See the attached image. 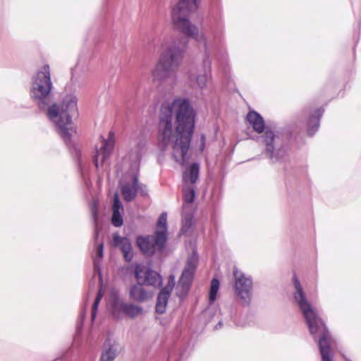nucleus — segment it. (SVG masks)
<instances>
[{
  "mask_svg": "<svg viewBox=\"0 0 361 361\" xmlns=\"http://www.w3.org/2000/svg\"><path fill=\"white\" fill-rule=\"evenodd\" d=\"M195 118L196 111L187 98L165 101L159 109L157 130L160 149L165 151L171 144L172 157L181 166H185L190 158L188 151Z\"/></svg>",
  "mask_w": 361,
  "mask_h": 361,
  "instance_id": "nucleus-1",
  "label": "nucleus"
},
{
  "mask_svg": "<svg viewBox=\"0 0 361 361\" xmlns=\"http://www.w3.org/2000/svg\"><path fill=\"white\" fill-rule=\"evenodd\" d=\"M77 104L76 96L74 94H68L62 99L61 108L56 103H53L48 107L47 114L72 155L78 159V166L81 168L80 149L71 140L73 135L76 133L75 128L73 126L72 117L78 114Z\"/></svg>",
  "mask_w": 361,
  "mask_h": 361,
  "instance_id": "nucleus-2",
  "label": "nucleus"
},
{
  "mask_svg": "<svg viewBox=\"0 0 361 361\" xmlns=\"http://www.w3.org/2000/svg\"><path fill=\"white\" fill-rule=\"evenodd\" d=\"M295 288L294 298L299 305L305 319L310 333L314 338L319 336L318 346L322 356V361H334L330 343L331 335L324 322L318 316L311 304L307 300L299 279L293 274Z\"/></svg>",
  "mask_w": 361,
  "mask_h": 361,
  "instance_id": "nucleus-3",
  "label": "nucleus"
},
{
  "mask_svg": "<svg viewBox=\"0 0 361 361\" xmlns=\"http://www.w3.org/2000/svg\"><path fill=\"white\" fill-rule=\"evenodd\" d=\"M160 47L163 50L152 71L154 80L164 82L169 79L176 80V71L180 66L184 50L171 37H164Z\"/></svg>",
  "mask_w": 361,
  "mask_h": 361,
  "instance_id": "nucleus-4",
  "label": "nucleus"
},
{
  "mask_svg": "<svg viewBox=\"0 0 361 361\" xmlns=\"http://www.w3.org/2000/svg\"><path fill=\"white\" fill-rule=\"evenodd\" d=\"M53 83L49 66L44 65L32 78L30 96L40 109H47L51 102Z\"/></svg>",
  "mask_w": 361,
  "mask_h": 361,
  "instance_id": "nucleus-5",
  "label": "nucleus"
},
{
  "mask_svg": "<svg viewBox=\"0 0 361 361\" xmlns=\"http://www.w3.org/2000/svg\"><path fill=\"white\" fill-rule=\"evenodd\" d=\"M247 120L256 133H262L264 131V135L257 137V140L264 145L266 152L271 162L280 161L285 152L281 148L275 152L274 143L276 136L273 131L265 128L262 116L257 111H251L247 114Z\"/></svg>",
  "mask_w": 361,
  "mask_h": 361,
  "instance_id": "nucleus-6",
  "label": "nucleus"
},
{
  "mask_svg": "<svg viewBox=\"0 0 361 361\" xmlns=\"http://www.w3.org/2000/svg\"><path fill=\"white\" fill-rule=\"evenodd\" d=\"M200 0H180L171 13L174 26L185 35L197 37V27L192 25L189 16L195 11Z\"/></svg>",
  "mask_w": 361,
  "mask_h": 361,
  "instance_id": "nucleus-7",
  "label": "nucleus"
},
{
  "mask_svg": "<svg viewBox=\"0 0 361 361\" xmlns=\"http://www.w3.org/2000/svg\"><path fill=\"white\" fill-rule=\"evenodd\" d=\"M146 143L144 141L139 142L135 149H132L129 154V159L132 160L131 167H135L136 173L132 178V182H124L121 184V192L125 201L129 202L135 199L138 190L139 168L142 152Z\"/></svg>",
  "mask_w": 361,
  "mask_h": 361,
  "instance_id": "nucleus-8",
  "label": "nucleus"
},
{
  "mask_svg": "<svg viewBox=\"0 0 361 361\" xmlns=\"http://www.w3.org/2000/svg\"><path fill=\"white\" fill-rule=\"evenodd\" d=\"M198 259L197 252L193 251L187 259L185 267L176 287V295L180 299H183L188 295L190 288L196 271Z\"/></svg>",
  "mask_w": 361,
  "mask_h": 361,
  "instance_id": "nucleus-9",
  "label": "nucleus"
},
{
  "mask_svg": "<svg viewBox=\"0 0 361 361\" xmlns=\"http://www.w3.org/2000/svg\"><path fill=\"white\" fill-rule=\"evenodd\" d=\"M235 277V290L245 305H248L251 300L252 290V280L250 276H245L237 268L233 269Z\"/></svg>",
  "mask_w": 361,
  "mask_h": 361,
  "instance_id": "nucleus-10",
  "label": "nucleus"
},
{
  "mask_svg": "<svg viewBox=\"0 0 361 361\" xmlns=\"http://www.w3.org/2000/svg\"><path fill=\"white\" fill-rule=\"evenodd\" d=\"M197 37L185 35L188 37L194 38L198 42H202L204 47V56L202 61V69L204 73L198 74L196 77V81L198 87L201 90L207 87V82L212 79V61L209 56V52L207 47V42L203 34H200L197 28Z\"/></svg>",
  "mask_w": 361,
  "mask_h": 361,
  "instance_id": "nucleus-11",
  "label": "nucleus"
},
{
  "mask_svg": "<svg viewBox=\"0 0 361 361\" xmlns=\"http://www.w3.org/2000/svg\"><path fill=\"white\" fill-rule=\"evenodd\" d=\"M157 235H139L136 238V243L142 253L146 256L151 257L155 252H164L167 243L166 240L164 242H158Z\"/></svg>",
  "mask_w": 361,
  "mask_h": 361,
  "instance_id": "nucleus-12",
  "label": "nucleus"
},
{
  "mask_svg": "<svg viewBox=\"0 0 361 361\" xmlns=\"http://www.w3.org/2000/svg\"><path fill=\"white\" fill-rule=\"evenodd\" d=\"M134 274L137 282L142 285L159 288L162 284L160 274L142 264H135Z\"/></svg>",
  "mask_w": 361,
  "mask_h": 361,
  "instance_id": "nucleus-13",
  "label": "nucleus"
},
{
  "mask_svg": "<svg viewBox=\"0 0 361 361\" xmlns=\"http://www.w3.org/2000/svg\"><path fill=\"white\" fill-rule=\"evenodd\" d=\"M114 147V133L110 131L106 139L102 138V146L99 149L97 148L96 154L94 158V165L97 169L99 168V161L103 163L111 154Z\"/></svg>",
  "mask_w": 361,
  "mask_h": 361,
  "instance_id": "nucleus-14",
  "label": "nucleus"
},
{
  "mask_svg": "<svg viewBox=\"0 0 361 361\" xmlns=\"http://www.w3.org/2000/svg\"><path fill=\"white\" fill-rule=\"evenodd\" d=\"M111 245L118 247L123 255L124 259L130 262L133 258V246L130 240L127 237H122L118 233H114L112 235Z\"/></svg>",
  "mask_w": 361,
  "mask_h": 361,
  "instance_id": "nucleus-15",
  "label": "nucleus"
},
{
  "mask_svg": "<svg viewBox=\"0 0 361 361\" xmlns=\"http://www.w3.org/2000/svg\"><path fill=\"white\" fill-rule=\"evenodd\" d=\"M142 312V308L140 306L119 301L115 302L112 307L113 314L118 317L120 315L119 313L123 312L129 317L134 318L140 314Z\"/></svg>",
  "mask_w": 361,
  "mask_h": 361,
  "instance_id": "nucleus-16",
  "label": "nucleus"
},
{
  "mask_svg": "<svg viewBox=\"0 0 361 361\" xmlns=\"http://www.w3.org/2000/svg\"><path fill=\"white\" fill-rule=\"evenodd\" d=\"M129 295L134 301L144 302L152 298L153 292L146 289L142 284L137 282L130 288Z\"/></svg>",
  "mask_w": 361,
  "mask_h": 361,
  "instance_id": "nucleus-17",
  "label": "nucleus"
},
{
  "mask_svg": "<svg viewBox=\"0 0 361 361\" xmlns=\"http://www.w3.org/2000/svg\"><path fill=\"white\" fill-rule=\"evenodd\" d=\"M123 207L117 193L114 195L112 205L111 224L115 227H121L123 224Z\"/></svg>",
  "mask_w": 361,
  "mask_h": 361,
  "instance_id": "nucleus-18",
  "label": "nucleus"
},
{
  "mask_svg": "<svg viewBox=\"0 0 361 361\" xmlns=\"http://www.w3.org/2000/svg\"><path fill=\"white\" fill-rule=\"evenodd\" d=\"M157 235L158 242H164L168 240V226H167V214L162 212L157 222L155 233Z\"/></svg>",
  "mask_w": 361,
  "mask_h": 361,
  "instance_id": "nucleus-19",
  "label": "nucleus"
},
{
  "mask_svg": "<svg viewBox=\"0 0 361 361\" xmlns=\"http://www.w3.org/2000/svg\"><path fill=\"white\" fill-rule=\"evenodd\" d=\"M116 356L117 348L115 342L110 338H107L104 344V350L99 361H114Z\"/></svg>",
  "mask_w": 361,
  "mask_h": 361,
  "instance_id": "nucleus-20",
  "label": "nucleus"
},
{
  "mask_svg": "<svg viewBox=\"0 0 361 361\" xmlns=\"http://www.w3.org/2000/svg\"><path fill=\"white\" fill-rule=\"evenodd\" d=\"M324 113L323 109H318L311 114L308 120L307 135L313 136L320 126V118Z\"/></svg>",
  "mask_w": 361,
  "mask_h": 361,
  "instance_id": "nucleus-21",
  "label": "nucleus"
},
{
  "mask_svg": "<svg viewBox=\"0 0 361 361\" xmlns=\"http://www.w3.org/2000/svg\"><path fill=\"white\" fill-rule=\"evenodd\" d=\"M193 218V214L190 212V210L188 209V207L185 205L183 206L181 228L182 233L185 234L190 231L194 224Z\"/></svg>",
  "mask_w": 361,
  "mask_h": 361,
  "instance_id": "nucleus-22",
  "label": "nucleus"
},
{
  "mask_svg": "<svg viewBox=\"0 0 361 361\" xmlns=\"http://www.w3.org/2000/svg\"><path fill=\"white\" fill-rule=\"evenodd\" d=\"M171 293L162 288L161 289L157 299L156 312L157 313L163 314L165 312Z\"/></svg>",
  "mask_w": 361,
  "mask_h": 361,
  "instance_id": "nucleus-23",
  "label": "nucleus"
},
{
  "mask_svg": "<svg viewBox=\"0 0 361 361\" xmlns=\"http://www.w3.org/2000/svg\"><path fill=\"white\" fill-rule=\"evenodd\" d=\"M200 165L198 163H192L189 168V172H185L183 176L185 183L190 182L192 184L196 183L199 178Z\"/></svg>",
  "mask_w": 361,
  "mask_h": 361,
  "instance_id": "nucleus-24",
  "label": "nucleus"
},
{
  "mask_svg": "<svg viewBox=\"0 0 361 361\" xmlns=\"http://www.w3.org/2000/svg\"><path fill=\"white\" fill-rule=\"evenodd\" d=\"M98 207H99V203L98 201L96 200H92V202L90 203V213H91V217L92 219L94 224L95 229H94V239L95 240H97L99 233L100 231V228L98 226Z\"/></svg>",
  "mask_w": 361,
  "mask_h": 361,
  "instance_id": "nucleus-25",
  "label": "nucleus"
},
{
  "mask_svg": "<svg viewBox=\"0 0 361 361\" xmlns=\"http://www.w3.org/2000/svg\"><path fill=\"white\" fill-rule=\"evenodd\" d=\"M183 205H185L188 207V210L190 209V205L195 197V190L193 187L191 186H184L183 189Z\"/></svg>",
  "mask_w": 361,
  "mask_h": 361,
  "instance_id": "nucleus-26",
  "label": "nucleus"
},
{
  "mask_svg": "<svg viewBox=\"0 0 361 361\" xmlns=\"http://www.w3.org/2000/svg\"><path fill=\"white\" fill-rule=\"evenodd\" d=\"M219 289V281L217 279H213L211 281V287L209 290V302L213 303L217 296Z\"/></svg>",
  "mask_w": 361,
  "mask_h": 361,
  "instance_id": "nucleus-27",
  "label": "nucleus"
},
{
  "mask_svg": "<svg viewBox=\"0 0 361 361\" xmlns=\"http://www.w3.org/2000/svg\"><path fill=\"white\" fill-rule=\"evenodd\" d=\"M103 297V294L102 293V290H99L97 294V296L95 298V300L94 301L93 305H92V319L94 320L96 317L98 307L99 305V302Z\"/></svg>",
  "mask_w": 361,
  "mask_h": 361,
  "instance_id": "nucleus-28",
  "label": "nucleus"
},
{
  "mask_svg": "<svg viewBox=\"0 0 361 361\" xmlns=\"http://www.w3.org/2000/svg\"><path fill=\"white\" fill-rule=\"evenodd\" d=\"M205 143L206 136L205 135L202 134L200 137V142L194 146L195 150L198 153H202L205 148Z\"/></svg>",
  "mask_w": 361,
  "mask_h": 361,
  "instance_id": "nucleus-29",
  "label": "nucleus"
},
{
  "mask_svg": "<svg viewBox=\"0 0 361 361\" xmlns=\"http://www.w3.org/2000/svg\"><path fill=\"white\" fill-rule=\"evenodd\" d=\"M175 283H176L175 276L171 274L169 276L168 284L166 286H164V288H162V289L171 293L173 290V288L175 286Z\"/></svg>",
  "mask_w": 361,
  "mask_h": 361,
  "instance_id": "nucleus-30",
  "label": "nucleus"
},
{
  "mask_svg": "<svg viewBox=\"0 0 361 361\" xmlns=\"http://www.w3.org/2000/svg\"><path fill=\"white\" fill-rule=\"evenodd\" d=\"M137 192H139V193L142 196H147V189L146 185H145L143 184H139L138 183V190H137Z\"/></svg>",
  "mask_w": 361,
  "mask_h": 361,
  "instance_id": "nucleus-31",
  "label": "nucleus"
},
{
  "mask_svg": "<svg viewBox=\"0 0 361 361\" xmlns=\"http://www.w3.org/2000/svg\"><path fill=\"white\" fill-rule=\"evenodd\" d=\"M103 248H104L103 243H99L98 245V255L99 257H103Z\"/></svg>",
  "mask_w": 361,
  "mask_h": 361,
  "instance_id": "nucleus-32",
  "label": "nucleus"
},
{
  "mask_svg": "<svg viewBox=\"0 0 361 361\" xmlns=\"http://www.w3.org/2000/svg\"><path fill=\"white\" fill-rule=\"evenodd\" d=\"M221 326H222V322H219V323L216 325L215 329H218L221 328Z\"/></svg>",
  "mask_w": 361,
  "mask_h": 361,
  "instance_id": "nucleus-33",
  "label": "nucleus"
},
{
  "mask_svg": "<svg viewBox=\"0 0 361 361\" xmlns=\"http://www.w3.org/2000/svg\"><path fill=\"white\" fill-rule=\"evenodd\" d=\"M54 361H63V360H61V359H57V360H54Z\"/></svg>",
  "mask_w": 361,
  "mask_h": 361,
  "instance_id": "nucleus-34",
  "label": "nucleus"
}]
</instances>
